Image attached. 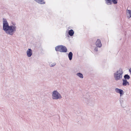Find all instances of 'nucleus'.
Returning a JSON list of instances; mask_svg holds the SVG:
<instances>
[{
  "label": "nucleus",
  "instance_id": "obj_9",
  "mask_svg": "<svg viewBox=\"0 0 131 131\" xmlns=\"http://www.w3.org/2000/svg\"><path fill=\"white\" fill-rule=\"evenodd\" d=\"M96 45L97 47L100 48L102 46V44L101 43V41L99 39H97L96 41Z\"/></svg>",
  "mask_w": 131,
  "mask_h": 131
},
{
  "label": "nucleus",
  "instance_id": "obj_6",
  "mask_svg": "<svg viewBox=\"0 0 131 131\" xmlns=\"http://www.w3.org/2000/svg\"><path fill=\"white\" fill-rule=\"evenodd\" d=\"M60 46H61L60 52H67V50L65 46L62 45H60Z\"/></svg>",
  "mask_w": 131,
  "mask_h": 131
},
{
  "label": "nucleus",
  "instance_id": "obj_13",
  "mask_svg": "<svg viewBox=\"0 0 131 131\" xmlns=\"http://www.w3.org/2000/svg\"><path fill=\"white\" fill-rule=\"evenodd\" d=\"M106 4L107 5H111L113 3L111 0H105Z\"/></svg>",
  "mask_w": 131,
  "mask_h": 131
},
{
  "label": "nucleus",
  "instance_id": "obj_14",
  "mask_svg": "<svg viewBox=\"0 0 131 131\" xmlns=\"http://www.w3.org/2000/svg\"><path fill=\"white\" fill-rule=\"evenodd\" d=\"M73 56V54L72 52H70L68 55V57L70 60H71L72 59Z\"/></svg>",
  "mask_w": 131,
  "mask_h": 131
},
{
  "label": "nucleus",
  "instance_id": "obj_8",
  "mask_svg": "<svg viewBox=\"0 0 131 131\" xmlns=\"http://www.w3.org/2000/svg\"><path fill=\"white\" fill-rule=\"evenodd\" d=\"M123 83L122 85L124 86H128L129 85V82L126 80H122Z\"/></svg>",
  "mask_w": 131,
  "mask_h": 131
},
{
  "label": "nucleus",
  "instance_id": "obj_11",
  "mask_svg": "<svg viewBox=\"0 0 131 131\" xmlns=\"http://www.w3.org/2000/svg\"><path fill=\"white\" fill-rule=\"evenodd\" d=\"M35 1L38 3L40 4H45V2H44L43 0H34Z\"/></svg>",
  "mask_w": 131,
  "mask_h": 131
},
{
  "label": "nucleus",
  "instance_id": "obj_4",
  "mask_svg": "<svg viewBox=\"0 0 131 131\" xmlns=\"http://www.w3.org/2000/svg\"><path fill=\"white\" fill-rule=\"evenodd\" d=\"M85 102L91 106L94 105L95 103V100L93 97H90L85 100Z\"/></svg>",
  "mask_w": 131,
  "mask_h": 131
},
{
  "label": "nucleus",
  "instance_id": "obj_2",
  "mask_svg": "<svg viewBox=\"0 0 131 131\" xmlns=\"http://www.w3.org/2000/svg\"><path fill=\"white\" fill-rule=\"evenodd\" d=\"M123 74V70L122 69H119L114 73V77L115 80L117 81L122 79Z\"/></svg>",
  "mask_w": 131,
  "mask_h": 131
},
{
  "label": "nucleus",
  "instance_id": "obj_18",
  "mask_svg": "<svg viewBox=\"0 0 131 131\" xmlns=\"http://www.w3.org/2000/svg\"><path fill=\"white\" fill-rule=\"evenodd\" d=\"M112 3L114 4H116L117 3L118 0H111Z\"/></svg>",
  "mask_w": 131,
  "mask_h": 131
},
{
  "label": "nucleus",
  "instance_id": "obj_19",
  "mask_svg": "<svg viewBox=\"0 0 131 131\" xmlns=\"http://www.w3.org/2000/svg\"><path fill=\"white\" fill-rule=\"evenodd\" d=\"M56 64L55 63H51L50 64V66L51 67H53L55 66Z\"/></svg>",
  "mask_w": 131,
  "mask_h": 131
},
{
  "label": "nucleus",
  "instance_id": "obj_7",
  "mask_svg": "<svg viewBox=\"0 0 131 131\" xmlns=\"http://www.w3.org/2000/svg\"><path fill=\"white\" fill-rule=\"evenodd\" d=\"M27 56L28 57H30L32 54V51L31 49H29L26 52Z\"/></svg>",
  "mask_w": 131,
  "mask_h": 131
},
{
  "label": "nucleus",
  "instance_id": "obj_20",
  "mask_svg": "<svg viewBox=\"0 0 131 131\" xmlns=\"http://www.w3.org/2000/svg\"><path fill=\"white\" fill-rule=\"evenodd\" d=\"M94 50L96 51H98L97 48V47H95V48Z\"/></svg>",
  "mask_w": 131,
  "mask_h": 131
},
{
  "label": "nucleus",
  "instance_id": "obj_10",
  "mask_svg": "<svg viewBox=\"0 0 131 131\" xmlns=\"http://www.w3.org/2000/svg\"><path fill=\"white\" fill-rule=\"evenodd\" d=\"M126 15L128 18L129 19L131 17V10L127 9L126 10Z\"/></svg>",
  "mask_w": 131,
  "mask_h": 131
},
{
  "label": "nucleus",
  "instance_id": "obj_5",
  "mask_svg": "<svg viewBox=\"0 0 131 131\" xmlns=\"http://www.w3.org/2000/svg\"><path fill=\"white\" fill-rule=\"evenodd\" d=\"M115 91L117 93L120 94V96H122L124 94V91L121 89L116 88L115 89Z\"/></svg>",
  "mask_w": 131,
  "mask_h": 131
},
{
  "label": "nucleus",
  "instance_id": "obj_15",
  "mask_svg": "<svg viewBox=\"0 0 131 131\" xmlns=\"http://www.w3.org/2000/svg\"><path fill=\"white\" fill-rule=\"evenodd\" d=\"M124 79H123L124 80H129L130 79V76L127 74H125L124 76Z\"/></svg>",
  "mask_w": 131,
  "mask_h": 131
},
{
  "label": "nucleus",
  "instance_id": "obj_1",
  "mask_svg": "<svg viewBox=\"0 0 131 131\" xmlns=\"http://www.w3.org/2000/svg\"><path fill=\"white\" fill-rule=\"evenodd\" d=\"M3 29L8 35L12 36L16 31L17 27L15 24L9 26L6 19H3Z\"/></svg>",
  "mask_w": 131,
  "mask_h": 131
},
{
  "label": "nucleus",
  "instance_id": "obj_12",
  "mask_svg": "<svg viewBox=\"0 0 131 131\" xmlns=\"http://www.w3.org/2000/svg\"><path fill=\"white\" fill-rule=\"evenodd\" d=\"M74 33V32L73 30L72 29H71L69 30L68 32V34L69 35L72 36L73 35Z\"/></svg>",
  "mask_w": 131,
  "mask_h": 131
},
{
  "label": "nucleus",
  "instance_id": "obj_3",
  "mask_svg": "<svg viewBox=\"0 0 131 131\" xmlns=\"http://www.w3.org/2000/svg\"><path fill=\"white\" fill-rule=\"evenodd\" d=\"M52 96L53 99L55 100L60 99L62 98L60 94L57 91H54L53 92Z\"/></svg>",
  "mask_w": 131,
  "mask_h": 131
},
{
  "label": "nucleus",
  "instance_id": "obj_21",
  "mask_svg": "<svg viewBox=\"0 0 131 131\" xmlns=\"http://www.w3.org/2000/svg\"><path fill=\"white\" fill-rule=\"evenodd\" d=\"M129 72H130L131 74V68H130V69H129Z\"/></svg>",
  "mask_w": 131,
  "mask_h": 131
},
{
  "label": "nucleus",
  "instance_id": "obj_17",
  "mask_svg": "<svg viewBox=\"0 0 131 131\" xmlns=\"http://www.w3.org/2000/svg\"><path fill=\"white\" fill-rule=\"evenodd\" d=\"M77 75L81 78H83V76L82 73H79L77 74Z\"/></svg>",
  "mask_w": 131,
  "mask_h": 131
},
{
  "label": "nucleus",
  "instance_id": "obj_16",
  "mask_svg": "<svg viewBox=\"0 0 131 131\" xmlns=\"http://www.w3.org/2000/svg\"><path fill=\"white\" fill-rule=\"evenodd\" d=\"M61 48L60 45L57 46L55 47V50L56 51H59L60 52Z\"/></svg>",
  "mask_w": 131,
  "mask_h": 131
}]
</instances>
